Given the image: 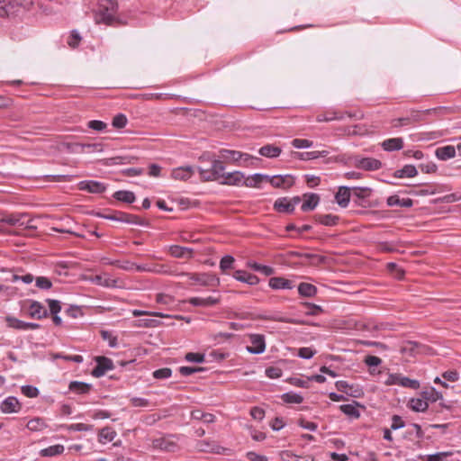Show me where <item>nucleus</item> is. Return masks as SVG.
I'll return each instance as SVG.
<instances>
[{"label": "nucleus", "instance_id": "6e6552de", "mask_svg": "<svg viewBox=\"0 0 461 461\" xmlns=\"http://www.w3.org/2000/svg\"><path fill=\"white\" fill-rule=\"evenodd\" d=\"M96 366L93 369L92 375L95 377L103 376L106 371L113 369V363L112 359L106 357H96Z\"/></svg>", "mask_w": 461, "mask_h": 461}, {"label": "nucleus", "instance_id": "9b49d317", "mask_svg": "<svg viewBox=\"0 0 461 461\" xmlns=\"http://www.w3.org/2000/svg\"><path fill=\"white\" fill-rule=\"evenodd\" d=\"M267 181L271 184L273 187L283 189H287L294 185V178L291 175H277L269 176Z\"/></svg>", "mask_w": 461, "mask_h": 461}, {"label": "nucleus", "instance_id": "c9c22d12", "mask_svg": "<svg viewBox=\"0 0 461 461\" xmlns=\"http://www.w3.org/2000/svg\"><path fill=\"white\" fill-rule=\"evenodd\" d=\"M113 197L126 203H132L135 201V194L131 191H117L113 194Z\"/></svg>", "mask_w": 461, "mask_h": 461}, {"label": "nucleus", "instance_id": "423d86ee", "mask_svg": "<svg viewBox=\"0 0 461 461\" xmlns=\"http://www.w3.org/2000/svg\"><path fill=\"white\" fill-rule=\"evenodd\" d=\"M354 166L363 170L375 171L382 167V162L374 158L355 157Z\"/></svg>", "mask_w": 461, "mask_h": 461}, {"label": "nucleus", "instance_id": "c85d7f7f", "mask_svg": "<svg viewBox=\"0 0 461 461\" xmlns=\"http://www.w3.org/2000/svg\"><path fill=\"white\" fill-rule=\"evenodd\" d=\"M418 171L413 165H405L402 169H398L393 173V176L397 178L413 177L417 176Z\"/></svg>", "mask_w": 461, "mask_h": 461}, {"label": "nucleus", "instance_id": "79ce46f5", "mask_svg": "<svg viewBox=\"0 0 461 461\" xmlns=\"http://www.w3.org/2000/svg\"><path fill=\"white\" fill-rule=\"evenodd\" d=\"M282 400L286 403H301L303 401V397L299 393L288 392L282 395Z\"/></svg>", "mask_w": 461, "mask_h": 461}, {"label": "nucleus", "instance_id": "7c9ffc66", "mask_svg": "<svg viewBox=\"0 0 461 461\" xmlns=\"http://www.w3.org/2000/svg\"><path fill=\"white\" fill-rule=\"evenodd\" d=\"M306 199L302 204V211L308 212L313 210L319 203L320 197L316 194H310L305 195Z\"/></svg>", "mask_w": 461, "mask_h": 461}, {"label": "nucleus", "instance_id": "a878e982", "mask_svg": "<svg viewBox=\"0 0 461 461\" xmlns=\"http://www.w3.org/2000/svg\"><path fill=\"white\" fill-rule=\"evenodd\" d=\"M258 152L263 157L273 158H277L281 154L282 149L279 147L268 144L261 147Z\"/></svg>", "mask_w": 461, "mask_h": 461}, {"label": "nucleus", "instance_id": "864d4df0", "mask_svg": "<svg viewBox=\"0 0 461 461\" xmlns=\"http://www.w3.org/2000/svg\"><path fill=\"white\" fill-rule=\"evenodd\" d=\"M387 269L389 272H391L396 278H402L404 276V271L401 267L397 266L395 263H388L387 264Z\"/></svg>", "mask_w": 461, "mask_h": 461}, {"label": "nucleus", "instance_id": "09e8293b", "mask_svg": "<svg viewBox=\"0 0 461 461\" xmlns=\"http://www.w3.org/2000/svg\"><path fill=\"white\" fill-rule=\"evenodd\" d=\"M303 306L308 308V311L305 312L308 316H316L323 312L322 308L320 305H316L311 303H303Z\"/></svg>", "mask_w": 461, "mask_h": 461}, {"label": "nucleus", "instance_id": "5fc2aeb1", "mask_svg": "<svg viewBox=\"0 0 461 461\" xmlns=\"http://www.w3.org/2000/svg\"><path fill=\"white\" fill-rule=\"evenodd\" d=\"M292 145L296 149H307L312 146V141L306 139H294Z\"/></svg>", "mask_w": 461, "mask_h": 461}, {"label": "nucleus", "instance_id": "2eb2a0df", "mask_svg": "<svg viewBox=\"0 0 461 461\" xmlns=\"http://www.w3.org/2000/svg\"><path fill=\"white\" fill-rule=\"evenodd\" d=\"M223 178L224 180L221 182L223 185H244L245 176L240 171H234L225 174Z\"/></svg>", "mask_w": 461, "mask_h": 461}, {"label": "nucleus", "instance_id": "774afa93", "mask_svg": "<svg viewBox=\"0 0 461 461\" xmlns=\"http://www.w3.org/2000/svg\"><path fill=\"white\" fill-rule=\"evenodd\" d=\"M314 354L315 351L311 348H301L298 351V356L303 359H310L314 356Z\"/></svg>", "mask_w": 461, "mask_h": 461}, {"label": "nucleus", "instance_id": "473e14b6", "mask_svg": "<svg viewBox=\"0 0 461 461\" xmlns=\"http://www.w3.org/2000/svg\"><path fill=\"white\" fill-rule=\"evenodd\" d=\"M421 397H423V399L425 401H427V402H436L438 400H441L443 398V395L441 393L438 392L435 388L431 387L426 391H423L421 393Z\"/></svg>", "mask_w": 461, "mask_h": 461}, {"label": "nucleus", "instance_id": "58836bf2", "mask_svg": "<svg viewBox=\"0 0 461 461\" xmlns=\"http://www.w3.org/2000/svg\"><path fill=\"white\" fill-rule=\"evenodd\" d=\"M92 281L99 285L105 286V287H115L116 286V280L111 279L109 277H105L100 275H96L92 278Z\"/></svg>", "mask_w": 461, "mask_h": 461}, {"label": "nucleus", "instance_id": "393cba45", "mask_svg": "<svg viewBox=\"0 0 461 461\" xmlns=\"http://www.w3.org/2000/svg\"><path fill=\"white\" fill-rule=\"evenodd\" d=\"M219 302L218 299H215L213 297H206V298H201V297H192L188 300V303L194 306H212L217 304Z\"/></svg>", "mask_w": 461, "mask_h": 461}, {"label": "nucleus", "instance_id": "37998d69", "mask_svg": "<svg viewBox=\"0 0 461 461\" xmlns=\"http://www.w3.org/2000/svg\"><path fill=\"white\" fill-rule=\"evenodd\" d=\"M26 427L32 431H40L46 427V424L42 419L34 418L28 421Z\"/></svg>", "mask_w": 461, "mask_h": 461}, {"label": "nucleus", "instance_id": "412c9836", "mask_svg": "<svg viewBox=\"0 0 461 461\" xmlns=\"http://www.w3.org/2000/svg\"><path fill=\"white\" fill-rule=\"evenodd\" d=\"M274 208L279 212L291 213L294 212V204L291 203L287 197L278 198L275 203Z\"/></svg>", "mask_w": 461, "mask_h": 461}, {"label": "nucleus", "instance_id": "dca6fc26", "mask_svg": "<svg viewBox=\"0 0 461 461\" xmlns=\"http://www.w3.org/2000/svg\"><path fill=\"white\" fill-rule=\"evenodd\" d=\"M336 202L343 208L347 207L350 200V188L340 186L335 195Z\"/></svg>", "mask_w": 461, "mask_h": 461}, {"label": "nucleus", "instance_id": "052dcab7", "mask_svg": "<svg viewBox=\"0 0 461 461\" xmlns=\"http://www.w3.org/2000/svg\"><path fill=\"white\" fill-rule=\"evenodd\" d=\"M36 285L41 289L47 290L52 286V283L45 276H39L36 278Z\"/></svg>", "mask_w": 461, "mask_h": 461}, {"label": "nucleus", "instance_id": "8fccbe9b", "mask_svg": "<svg viewBox=\"0 0 461 461\" xmlns=\"http://www.w3.org/2000/svg\"><path fill=\"white\" fill-rule=\"evenodd\" d=\"M76 148H79V152H85L86 149L88 151H100L102 150L101 144L97 143H87V144H82V143H76L74 144Z\"/></svg>", "mask_w": 461, "mask_h": 461}, {"label": "nucleus", "instance_id": "a211bd4d", "mask_svg": "<svg viewBox=\"0 0 461 461\" xmlns=\"http://www.w3.org/2000/svg\"><path fill=\"white\" fill-rule=\"evenodd\" d=\"M269 286L272 289H292L294 286L292 282L284 277L275 276L271 277L268 282Z\"/></svg>", "mask_w": 461, "mask_h": 461}, {"label": "nucleus", "instance_id": "c756f323", "mask_svg": "<svg viewBox=\"0 0 461 461\" xmlns=\"http://www.w3.org/2000/svg\"><path fill=\"white\" fill-rule=\"evenodd\" d=\"M317 287L309 283H301L298 285V293L303 297H313L317 294Z\"/></svg>", "mask_w": 461, "mask_h": 461}, {"label": "nucleus", "instance_id": "5701e85b", "mask_svg": "<svg viewBox=\"0 0 461 461\" xmlns=\"http://www.w3.org/2000/svg\"><path fill=\"white\" fill-rule=\"evenodd\" d=\"M436 156L441 160H447L456 157V148L454 146H444L436 149Z\"/></svg>", "mask_w": 461, "mask_h": 461}, {"label": "nucleus", "instance_id": "f8f14e48", "mask_svg": "<svg viewBox=\"0 0 461 461\" xmlns=\"http://www.w3.org/2000/svg\"><path fill=\"white\" fill-rule=\"evenodd\" d=\"M194 170L190 166L179 167L172 170L171 176L175 180L186 181L192 177Z\"/></svg>", "mask_w": 461, "mask_h": 461}, {"label": "nucleus", "instance_id": "338daca9", "mask_svg": "<svg viewBox=\"0 0 461 461\" xmlns=\"http://www.w3.org/2000/svg\"><path fill=\"white\" fill-rule=\"evenodd\" d=\"M266 375L269 378H279L282 375V370L279 367L270 366L266 369Z\"/></svg>", "mask_w": 461, "mask_h": 461}, {"label": "nucleus", "instance_id": "de8ad7c7", "mask_svg": "<svg viewBox=\"0 0 461 461\" xmlns=\"http://www.w3.org/2000/svg\"><path fill=\"white\" fill-rule=\"evenodd\" d=\"M5 321L7 322V325L10 328L24 330V321H23L18 320L12 316H7V317H5Z\"/></svg>", "mask_w": 461, "mask_h": 461}, {"label": "nucleus", "instance_id": "603ef678", "mask_svg": "<svg viewBox=\"0 0 461 461\" xmlns=\"http://www.w3.org/2000/svg\"><path fill=\"white\" fill-rule=\"evenodd\" d=\"M21 391L29 398H35L39 395V389L32 385H23L22 386Z\"/></svg>", "mask_w": 461, "mask_h": 461}, {"label": "nucleus", "instance_id": "4d7b16f0", "mask_svg": "<svg viewBox=\"0 0 461 461\" xmlns=\"http://www.w3.org/2000/svg\"><path fill=\"white\" fill-rule=\"evenodd\" d=\"M199 174L201 176V178L203 181H214L218 180L216 176H214L212 168L211 169H203L202 167H198Z\"/></svg>", "mask_w": 461, "mask_h": 461}, {"label": "nucleus", "instance_id": "72a5a7b5", "mask_svg": "<svg viewBox=\"0 0 461 461\" xmlns=\"http://www.w3.org/2000/svg\"><path fill=\"white\" fill-rule=\"evenodd\" d=\"M269 176L262 174H254L252 176L245 178L244 185L249 187H257L264 180H268Z\"/></svg>", "mask_w": 461, "mask_h": 461}, {"label": "nucleus", "instance_id": "ea45409f", "mask_svg": "<svg viewBox=\"0 0 461 461\" xmlns=\"http://www.w3.org/2000/svg\"><path fill=\"white\" fill-rule=\"evenodd\" d=\"M64 451V447L62 445H54L44 449H41L40 454L42 456H54L61 454Z\"/></svg>", "mask_w": 461, "mask_h": 461}, {"label": "nucleus", "instance_id": "cd10ccee", "mask_svg": "<svg viewBox=\"0 0 461 461\" xmlns=\"http://www.w3.org/2000/svg\"><path fill=\"white\" fill-rule=\"evenodd\" d=\"M387 204L389 206H401V207H411L413 201L410 198L400 199L398 195H391L387 198Z\"/></svg>", "mask_w": 461, "mask_h": 461}, {"label": "nucleus", "instance_id": "ddd939ff", "mask_svg": "<svg viewBox=\"0 0 461 461\" xmlns=\"http://www.w3.org/2000/svg\"><path fill=\"white\" fill-rule=\"evenodd\" d=\"M0 408L4 413H14L20 411L21 404L17 398L9 396L2 402Z\"/></svg>", "mask_w": 461, "mask_h": 461}, {"label": "nucleus", "instance_id": "13d9d810", "mask_svg": "<svg viewBox=\"0 0 461 461\" xmlns=\"http://www.w3.org/2000/svg\"><path fill=\"white\" fill-rule=\"evenodd\" d=\"M172 375V370L168 367H164L158 369L153 372V376L156 379H165L170 377Z\"/></svg>", "mask_w": 461, "mask_h": 461}, {"label": "nucleus", "instance_id": "a19ab883", "mask_svg": "<svg viewBox=\"0 0 461 461\" xmlns=\"http://www.w3.org/2000/svg\"><path fill=\"white\" fill-rule=\"evenodd\" d=\"M248 266L251 267L253 270L260 272L267 276L273 275L275 272L273 267L265 265H260L256 262H249Z\"/></svg>", "mask_w": 461, "mask_h": 461}, {"label": "nucleus", "instance_id": "4468645a", "mask_svg": "<svg viewBox=\"0 0 461 461\" xmlns=\"http://www.w3.org/2000/svg\"><path fill=\"white\" fill-rule=\"evenodd\" d=\"M233 277L240 282L246 283L249 285H255L259 283V278L249 272H246L244 270H237L233 274Z\"/></svg>", "mask_w": 461, "mask_h": 461}, {"label": "nucleus", "instance_id": "680f3d73", "mask_svg": "<svg viewBox=\"0 0 461 461\" xmlns=\"http://www.w3.org/2000/svg\"><path fill=\"white\" fill-rule=\"evenodd\" d=\"M203 367L181 366L179 372L182 375L188 376L194 373L203 371Z\"/></svg>", "mask_w": 461, "mask_h": 461}, {"label": "nucleus", "instance_id": "4c0bfd02", "mask_svg": "<svg viewBox=\"0 0 461 461\" xmlns=\"http://www.w3.org/2000/svg\"><path fill=\"white\" fill-rule=\"evenodd\" d=\"M265 320L268 321H279V322H285V323H291V324H298V325H304L308 324L306 321L297 319H292V318H286L280 315H273V316H267L264 318Z\"/></svg>", "mask_w": 461, "mask_h": 461}, {"label": "nucleus", "instance_id": "e2e57ef3", "mask_svg": "<svg viewBox=\"0 0 461 461\" xmlns=\"http://www.w3.org/2000/svg\"><path fill=\"white\" fill-rule=\"evenodd\" d=\"M87 125L90 129L97 131H102L107 127V124L105 122L97 120L88 122Z\"/></svg>", "mask_w": 461, "mask_h": 461}, {"label": "nucleus", "instance_id": "b1692460", "mask_svg": "<svg viewBox=\"0 0 461 461\" xmlns=\"http://www.w3.org/2000/svg\"><path fill=\"white\" fill-rule=\"evenodd\" d=\"M314 220L325 226H335L338 224L339 217L333 214H316Z\"/></svg>", "mask_w": 461, "mask_h": 461}, {"label": "nucleus", "instance_id": "f704fd0d", "mask_svg": "<svg viewBox=\"0 0 461 461\" xmlns=\"http://www.w3.org/2000/svg\"><path fill=\"white\" fill-rule=\"evenodd\" d=\"M89 384L78 381H73L69 384V390L78 394L87 393L90 391Z\"/></svg>", "mask_w": 461, "mask_h": 461}, {"label": "nucleus", "instance_id": "9d476101", "mask_svg": "<svg viewBox=\"0 0 461 461\" xmlns=\"http://www.w3.org/2000/svg\"><path fill=\"white\" fill-rule=\"evenodd\" d=\"M79 190L91 194H102L106 190V185L94 180H84L78 184Z\"/></svg>", "mask_w": 461, "mask_h": 461}, {"label": "nucleus", "instance_id": "bb28decb", "mask_svg": "<svg viewBox=\"0 0 461 461\" xmlns=\"http://www.w3.org/2000/svg\"><path fill=\"white\" fill-rule=\"evenodd\" d=\"M220 157L227 162H237L243 158V153L237 150L221 149Z\"/></svg>", "mask_w": 461, "mask_h": 461}, {"label": "nucleus", "instance_id": "3c124183", "mask_svg": "<svg viewBox=\"0 0 461 461\" xmlns=\"http://www.w3.org/2000/svg\"><path fill=\"white\" fill-rule=\"evenodd\" d=\"M127 117L123 113L116 114L113 119V126L117 129H122L127 124Z\"/></svg>", "mask_w": 461, "mask_h": 461}, {"label": "nucleus", "instance_id": "4be33fe9", "mask_svg": "<svg viewBox=\"0 0 461 461\" xmlns=\"http://www.w3.org/2000/svg\"><path fill=\"white\" fill-rule=\"evenodd\" d=\"M117 433L111 427H104L99 430L98 433V441L102 444H105L106 442H111L114 439Z\"/></svg>", "mask_w": 461, "mask_h": 461}, {"label": "nucleus", "instance_id": "69168bd1", "mask_svg": "<svg viewBox=\"0 0 461 461\" xmlns=\"http://www.w3.org/2000/svg\"><path fill=\"white\" fill-rule=\"evenodd\" d=\"M405 426L404 421L399 415H393L392 418L391 429L396 430Z\"/></svg>", "mask_w": 461, "mask_h": 461}, {"label": "nucleus", "instance_id": "f03ea898", "mask_svg": "<svg viewBox=\"0 0 461 461\" xmlns=\"http://www.w3.org/2000/svg\"><path fill=\"white\" fill-rule=\"evenodd\" d=\"M32 219L27 213H12L4 215L0 218L1 223H5L10 226L20 227L23 229H33Z\"/></svg>", "mask_w": 461, "mask_h": 461}, {"label": "nucleus", "instance_id": "39448f33", "mask_svg": "<svg viewBox=\"0 0 461 461\" xmlns=\"http://www.w3.org/2000/svg\"><path fill=\"white\" fill-rule=\"evenodd\" d=\"M181 276H187L191 280L204 285V286H217L220 285V279L213 274H185L181 273Z\"/></svg>", "mask_w": 461, "mask_h": 461}, {"label": "nucleus", "instance_id": "aec40b11", "mask_svg": "<svg viewBox=\"0 0 461 461\" xmlns=\"http://www.w3.org/2000/svg\"><path fill=\"white\" fill-rule=\"evenodd\" d=\"M328 155V151H307V152H293V157L294 158H298L301 160H312L318 158L320 157H326Z\"/></svg>", "mask_w": 461, "mask_h": 461}, {"label": "nucleus", "instance_id": "0eeeda50", "mask_svg": "<svg viewBox=\"0 0 461 461\" xmlns=\"http://www.w3.org/2000/svg\"><path fill=\"white\" fill-rule=\"evenodd\" d=\"M172 438V435L154 438L152 440V447L166 452H175L177 448V445Z\"/></svg>", "mask_w": 461, "mask_h": 461}, {"label": "nucleus", "instance_id": "e433bc0d", "mask_svg": "<svg viewBox=\"0 0 461 461\" xmlns=\"http://www.w3.org/2000/svg\"><path fill=\"white\" fill-rule=\"evenodd\" d=\"M410 408L414 411H425L429 408L427 401L422 398H413L410 401Z\"/></svg>", "mask_w": 461, "mask_h": 461}, {"label": "nucleus", "instance_id": "bf43d9fd", "mask_svg": "<svg viewBox=\"0 0 461 461\" xmlns=\"http://www.w3.org/2000/svg\"><path fill=\"white\" fill-rule=\"evenodd\" d=\"M185 358L189 362L203 363L204 361V355L201 353L189 352L185 355Z\"/></svg>", "mask_w": 461, "mask_h": 461}, {"label": "nucleus", "instance_id": "20e7f679", "mask_svg": "<svg viewBox=\"0 0 461 461\" xmlns=\"http://www.w3.org/2000/svg\"><path fill=\"white\" fill-rule=\"evenodd\" d=\"M385 384L393 385L399 384L402 387L418 389L420 387V382L418 380L411 379L409 377L402 376L400 374H390L385 381Z\"/></svg>", "mask_w": 461, "mask_h": 461}, {"label": "nucleus", "instance_id": "1a4fd4ad", "mask_svg": "<svg viewBox=\"0 0 461 461\" xmlns=\"http://www.w3.org/2000/svg\"><path fill=\"white\" fill-rule=\"evenodd\" d=\"M251 346L246 348L247 351L251 354H261L266 349L265 337L260 334H251L249 336Z\"/></svg>", "mask_w": 461, "mask_h": 461}, {"label": "nucleus", "instance_id": "f257e3e1", "mask_svg": "<svg viewBox=\"0 0 461 461\" xmlns=\"http://www.w3.org/2000/svg\"><path fill=\"white\" fill-rule=\"evenodd\" d=\"M118 4L116 0H100L98 11L95 14V22L106 25H113L117 21Z\"/></svg>", "mask_w": 461, "mask_h": 461}, {"label": "nucleus", "instance_id": "0e129e2a", "mask_svg": "<svg viewBox=\"0 0 461 461\" xmlns=\"http://www.w3.org/2000/svg\"><path fill=\"white\" fill-rule=\"evenodd\" d=\"M47 303L49 304L50 312L51 314H58L60 312L61 306L58 300L48 299Z\"/></svg>", "mask_w": 461, "mask_h": 461}, {"label": "nucleus", "instance_id": "c03bdc74", "mask_svg": "<svg viewBox=\"0 0 461 461\" xmlns=\"http://www.w3.org/2000/svg\"><path fill=\"white\" fill-rule=\"evenodd\" d=\"M224 169L225 167L223 166L222 161L218 159L212 160V170L217 179H220L221 177H223L225 176Z\"/></svg>", "mask_w": 461, "mask_h": 461}, {"label": "nucleus", "instance_id": "49530a36", "mask_svg": "<svg viewBox=\"0 0 461 461\" xmlns=\"http://www.w3.org/2000/svg\"><path fill=\"white\" fill-rule=\"evenodd\" d=\"M303 259L312 266H318L325 261V258L316 254H303Z\"/></svg>", "mask_w": 461, "mask_h": 461}, {"label": "nucleus", "instance_id": "a18cd8bd", "mask_svg": "<svg viewBox=\"0 0 461 461\" xmlns=\"http://www.w3.org/2000/svg\"><path fill=\"white\" fill-rule=\"evenodd\" d=\"M342 115H338L337 112H328L326 113L319 114L316 118L317 122H331L334 120H342Z\"/></svg>", "mask_w": 461, "mask_h": 461}, {"label": "nucleus", "instance_id": "6e6d98bb", "mask_svg": "<svg viewBox=\"0 0 461 461\" xmlns=\"http://www.w3.org/2000/svg\"><path fill=\"white\" fill-rule=\"evenodd\" d=\"M234 258L232 256L227 255L221 259L220 267L222 271H226L232 268Z\"/></svg>", "mask_w": 461, "mask_h": 461}, {"label": "nucleus", "instance_id": "2f4dec72", "mask_svg": "<svg viewBox=\"0 0 461 461\" xmlns=\"http://www.w3.org/2000/svg\"><path fill=\"white\" fill-rule=\"evenodd\" d=\"M357 406H359V404L357 402H354L353 403L342 404L339 406V409L348 417L357 419L360 416Z\"/></svg>", "mask_w": 461, "mask_h": 461}, {"label": "nucleus", "instance_id": "f3484780", "mask_svg": "<svg viewBox=\"0 0 461 461\" xmlns=\"http://www.w3.org/2000/svg\"><path fill=\"white\" fill-rule=\"evenodd\" d=\"M382 148L385 151L400 150L403 148V140L402 138H391L382 142Z\"/></svg>", "mask_w": 461, "mask_h": 461}, {"label": "nucleus", "instance_id": "6ab92c4d", "mask_svg": "<svg viewBox=\"0 0 461 461\" xmlns=\"http://www.w3.org/2000/svg\"><path fill=\"white\" fill-rule=\"evenodd\" d=\"M29 310L30 316L32 318L42 319L47 317L49 314L48 311L43 307V305L37 301L32 302Z\"/></svg>", "mask_w": 461, "mask_h": 461}, {"label": "nucleus", "instance_id": "7ed1b4c3", "mask_svg": "<svg viewBox=\"0 0 461 461\" xmlns=\"http://www.w3.org/2000/svg\"><path fill=\"white\" fill-rule=\"evenodd\" d=\"M98 217L104 218L111 221H116L121 222H126L129 224H135V225H148V222L144 220L140 219L137 215L126 213L123 212L116 211L113 213L110 214H104V213H98Z\"/></svg>", "mask_w": 461, "mask_h": 461}]
</instances>
